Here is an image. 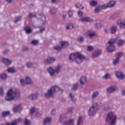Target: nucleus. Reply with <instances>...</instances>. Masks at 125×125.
Listing matches in <instances>:
<instances>
[{
    "label": "nucleus",
    "mask_w": 125,
    "mask_h": 125,
    "mask_svg": "<svg viewBox=\"0 0 125 125\" xmlns=\"http://www.w3.org/2000/svg\"><path fill=\"white\" fill-rule=\"evenodd\" d=\"M20 96V91H19V90L16 89L15 90H14L11 88L8 91L5 99L6 101H12V100L19 98Z\"/></svg>",
    "instance_id": "f257e3e1"
},
{
    "label": "nucleus",
    "mask_w": 125,
    "mask_h": 125,
    "mask_svg": "<svg viewBox=\"0 0 125 125\" xmlns=\"http://www.w3.org/2000/svg\"><path fill=\"white\" fill-rule=\"evenodd\" d=\"M85 59V57L80 52L70 54L69 56V60L71 61H76L77 63H82L83 60Z\"/></svg>",
    "instance_id": "f03ea898"
},
{
    "label": "nucleus",
    "mask_w": 125,
    "mask_h": 125,
    "mask_svg": "<svg viewBox=\"0 0 125 125\" xmlns=\"http://www.w3.org/2000/svg\"><path fill=\"white\" fill-rule=\"evenodd\" d=\"M106 122L107 123L110 122V125H116L117 123V115L114 114L112 112H109L106 116Z\"/></svg>",
    "instance_id": "7ed1b4c3"
},
{
    "label": "nucleus",
    "mask_w": 125,
    "mask_h": 125,
    "mask_svg": "<svg viewBox=\"0 0 125 125\" xmlns=\"http://www.w3.org/2000/svg\"><path fill=\"white\" fill-rule=\"evenodd\" d=\"M57 91L63 92V90L61 89L58 86H54L48 90L47 93L44 94V96L45 97H52V95Z\"/></svg>",
    "instance_id": "20e7f679"
},
{
    "label": "nucleus",
    "mask_w": 125,
    "mask_h": 125,
    "mask_svg": "<svg viewBox=\"0 0 125 125\" xmlns=\"http://www.w3.org/2000/svg\"><path fill=\"white\" fill-rule=\"evenodd\" d=\"M99 105H98V103L96 102L94 103L88 111V115L90 117H92V116L95 114V113L98 111V108Z\"/></svg>",
    "instance_id": "39448f33"
},
{
    "label": "nucleus",
    "mask_w": 125,
    "mask_h": 125,
    "mask_svg": "<svg viewBox=\"0 0 125 125\" xmlns=\"http://www.w3.org/2000/svg\"><path fill=\"white\" fill-rule=\"evenodd\" d=\"M61 65H58L54 68V69L52 67H49L47 69L48 73L50 74L51 77H53L54 74H59L61 72Z\"/></svg>",
    "instance_id": "423d86ee"
},
{
    "label": "nucleus",
    "mask_w": 125,
    "mask_h": 125,
    "mask_svg": "<svg viewBox=\"0 0 125 125\" xmlns=\"http://www.w3.org/2000/svg\"><path fill=\"white\" fill-rule=\"evenodd\" d=\"M115 42L116 39H110L108 42V43L109 44V45L106 47V51L108 52H113V51L116 49V47H115V45H114V43Z\"/></svg>",
    "instance_id": "0eeeda50"
},
{
    "label": "nucleus",
    "mask_w": 125,
    "mask_h": 125,
    "mask_svg": "<svg viewBox=\"0 0 125 125\" xmlns=\"http://www.w3.org/2000/svg\"><path fill=\"white\" fill-rule=\"evenodd\" d=\"M61 45L60 46H56L54 47V49L55 50H61L62 48H63V47H66V46H68L69 45V43L67 42L62 41L61 42Z\"/></svg>",
    "instance_id": "6e6552de"
},
{
    "label": "nucleus",
    "mask_w": 125,
    "mask_h": 125,
    "mask_svg": "<svg viewBox=\"0 0 125 125\" xmlns=\"http://www.w3.org/2000/svg\"><path fill=\"white\" fill-rule=\"evenodd\" d=\"M116 24L120 29H125V19H120L117 21Z\"/></svg>",
    "instance_id": "1a4fd4ad"
},
{
    "label": "nucleus",
    "mask_w": 125,
    "mask_h": 125,
    "mask_svg": "<svg viewBox=\"0 0 125 125\" xmlns=\"http://www.w3.org/2000/svg\"><path fill=\"white\" fill-rule=\"evenodd\" d=\"M56 59L53 57H48L46 59L44 60L45 64H51L55 62Z\"/></svg>",
    "instance_id": "9d476101"
},
{
    "label": "nucleus",
    "mask_w": 125,
    "mask_h": 125,
    "mask_svg": "<svg viewBox=\"0 0 125 125\" xmlns=\"http://www.w3.org/2000/svg\"><path fill=\"white\" fill-rule=\"evenodd\" d=\"M119 89V88L117 86H111L107 88V92L108 93H112L113 92H115V91H117Z\"/></svg>",
    "instance_id": "9b49d317"
},
{
    "label": "nucleus",
    "mask_w": 125,
    "mask_h": 125,
    "mask_svg": "<svg viewBox=\"0 0 125 125\" xmlns=\"http://www.w3.org/2000/svg\"><path fill=\"white\" fill-rule=\"evenodd\" d=\"M52 119H51V117H47L45 118L43 121V124L44 125H49L50 124H51V120Z\"/></svg>",
    "instance_id": "f8f14e48"
},
{
    "label": "nucleus",
    "mask_w": 125,
    "mask_h": 125,
    "mask_svg": "<svg viewBox=\"0 0 125 125\" xmlns=\"http://www.w3.org/2000/svg\"><path fill=\"white\" fill-rule=\"evenodd\" d=\"M116 76L117 78H118V79H120V80H123V79H125V74L122 72H116Z\"/></svg>",
    "instance_id": "ddd939ff"
},
{
    "label": "nucleus",
    "mask_w": 125,
    "mask_h": 125,
    "mask_svg": "<svg viewBox=\"0 0 125 125\" xmlns=\"http://www.w3.org/2000/svg\"><path fill=\"white\" fill-rule=\"evenodd\" d=\"M1 61L5 65H10V64L12 63V61L11 60H9L8 59H6L4 58H3L1 59Z\"/></svg>",
    "instance_id": "4468645a"
},
{
    "label": "nucleus",
    "mask_w": 125,
    "mask_h": 125,
    "mask_svg": "<svg viewBox=\"0 0 125 125\" xmlns=\"http://www.w3.org/2000/svg\"><path fill=\"white\" fill-rule=\"evenodd\" d=\"M63 125H75V120L72 119L69 120L68 121H65L63 122Z\"/></svg>",
    "instance_id": "2eb2a0df"
},
{
    "label": "nucleus",
    "mask_w": 125,
    "mask_h": 125,
    "mask_svg": "<svg viewBox=\"0 0 125 125\" xmlns=\"http://www.w3.org/2000/svg\"><path fill=\"white\" fill-rule=\"evenodd\" d=\"M80 21L81 22H91L92 19L89 17H81L80 19Z\"/></svg>",
    "instance_id": "dca6fc26"
},
{
    "label": "nucleus",
    "mask_w": 125,
    "mask_h": 125,
    "mask_svg": "<svg viewBox=\"0 0 125 125\" xmlns=\"http://www.w3.org/2000/svg\"><path fill=\"white\" fill-rule=\"evenodd\" d=\"M39 96V94H32L28 96V98L30 99V100H36V99H38V97Z\"/></svg>",
    "instance_id": "f3484780"
},
{
    "label": "nucleus",
    "mask_w": 125,
    "mask_h": 125,
    "mask_svg": "<svg viewBox=\"0 0 125 125\" xmlns=\"http://www.w3.org/2000/svg\"><path fill=\"white\" fill-rule=\"evenodd\" d=\"M21 121H22V119L21 118L17 119L15 121H14L12 123H7L6 125H16L17 124H19V123L21 122Z\"/></svg>",
    "instance_id": "a211bd4d"
},
{
    "label": "nucleus",
    "mask_w": 125,
    "mask_h": 125,
    "mask_svg": "<svg viewBox=\"0 0 125 125\" xmlns=\"http://www.w3.org/2000/svg\"><path fill=\"white\" fill-rule=\"evenodd\" d=\"M80 81L81 84H82V85L85 84L87 82L86 77L84 76H82L80 78Z\"/></svg>",
    "instance_id": "6ab92c4d"
},
{
    "label": "nucleus",
    "mask_w": 125,
    "mask_h": 125,
    "mask_svg": "<svg viewBox=\"0 0 125 125\" xmlns=\"http://www.w3.org/2000/svg\"><path fill=\"white\" fill-rule=\"evenodd\" d=\"M101 53H102V51H101L100 50L96 51L92 55L93 58H96V57H98L99 55H101Z\"/></svg>",
    "instance_id": "aec40b11"
},
{
    "label": "nucleus",
    "mask_w": 125,
    "mask_h": 125,
    "mask_svg": "<svg viewBox=\"0 0 125 125\" xmlns=\"http://www.w3.org/2000/svg\"><path fill=\"white\" fill-rule=\"evenodd\" d=\"M85 35L87 37H89L90 38H92L95 36V32L94 31H87L86 32Z\"/></svg>",
    "instance_id": "412c9836"
},
{
    "label": "nucleus",
    "mask_w": 125,
    "mask_h": 125,
    "mask_svg": "<svg viewBox=\"0 0 125 125\" xmlns=\"http://www.w3.org/2000/svg\"><path fill=\"white\" fill-rule=\"evenodd\" d=\"M76 125H83V117H79L77 121Z\"/></svg>",
    "instance_id": "4be33fe9"
},
{
    "label": "nucleus",
    "mask_w": 125,
    "mask_h": 125,
    "mask_svg": "<svg viewBox=\"0 0 125 125\" xmlns=\"http://www.w3.org/2000/svg\"><path fill=\"white\" fill-rule=\"evenodd\" d=\"M24 30L26 34H31L32 33V28L28 26L24 27Z\"/></svg>",
    "instance_id": "5701e85b"
},
{
    "label": "nucleus",
    "mask_w": 125,
    "mask_h": 125,
    "mask_svg": "<svg viewBox=\"0 0 125 125\" xmlns=\"http://www.w3.org/2000/svg\"><path fill=\"white\" fill-rule=\"evenodd\" d=\"M98 2L97 1L95 0H92L90 1L89 4L90 6H92L93 7H94L97 5Z\"/></svg>",
    "instance_id": "b1692460"
},
{
    "label": "nucleus",
    "mask_w": 125,
    "mask_h": 125,
    "mask_svg": "<svg viewBox=\"0 0 125 125\" xmlns=\"http://www.w3.org/2000/svg\"><path fill=\"white\" fill-rule=\"evenodd\" d=\"M69 98L71 99L72 102L73 103H76L77 99L75 98V96L73 95V93H71L69 94Z\"/></svg>",
    "instance_id": "393cba45"
},
{
    "label": "nucleus",
    "mask_w": 125,
    "mask_h": 125,
    "mask_svg": "<svg viewBox=\"0 0 125 125\" xmlns=\"http://www.w3.org/2000/svg\"><path fill=\"white\" fill-rule=\"evenodd\" d=\"M110 31L111 34H115L117 32V26H113L110 28Z\"/></svg>",
    "instance_id": "a878e982"
},
{
    "label": "nucleus",
    "mask_w": 125,
    "mask_h": 125,
    "mask_svg": "<svg viewBox=\"0 0 125 125\" xmlns=\"http://www.w3.org/2000/svg\"><path fill=\"white\" fill-rule=\"evenodd\" d=\"M116 4V1L111 0L110 1L108 4L107 5L108 6V8H110L111 7H114L115 5Z\"/></svg>",
    "instance_id": "bb28decb"
},
{
    "label": "nucleus",
    "mask_w": 125,
    "mask_h": 125,
    "mask_svg": "<svg viewBox=\"0 0 125 125\" xmlns=\"http://www.w3.org/2000/svg\"><path fill=\"white\" fill-rule=\"evenodd\" d=\"M99 95V92L98 91H96L93 93L91 96L92 99H95L97 96Z\"/></svg>",
    "instance_id": "cd10ccee"
},
{
    "label": "nucleus",
    "mask_w": 125,
    "mask_h": 125,
    "mask_svg": "<svg viewBox=\"0 0 125 125\" xmlns=\"http://www.w3.org/2000/svg\"><path fill=\"white\" fill-rule=\"evenodd\" d=\"M25 82L27 84H30V83H32V80L29 77H25Z\"/></svg>",
    "instance_id": "c85d7f7f"
},
{
    "label": "nucleus",
    "mask_w": 125,
    "mask_h": 125,
    "mask_svg": "<svg viewBox=\"0 0 125 125\" xmlns=\"http://www.w3.org/2000/svg\"><path fill=\"white\" fill-rule=\"evenodd\" d=\"M66 30H72V29H74V25L72 23H69L66 25Z\"/></svg>",
    "instance_id": "c756f323"
},
{
    "label": "nucleus",
    "mask_w": 125,
    "mask_h": 125,
    "mask_svg": "<svg viewBox=\"0 0 125 125\" xmlns=\"http://www.w3.org/2000/svg\"><path fill=\"white\" fill-rule=\"evenodd\" d=\"M65 119H67V114H63L60 116V122H62V121H63V120H65Z\"/></svg>",
    "instance_id": "7c9ffc66"
},
{
    "label": "nucleus",
    "mask_w": 125,
    "mask_h": 125,
    "mask_svg": "<svg viewBox=\"0 0 125 125\" xmlns=\"http://www.w3.org/2000/svg\"><path fill=\"white\" fill-rule=\"evenodd\" d=\"M20 110H21V105H17L16 107V108L13 109V110L14 112H15V113H16V112H18V111H20Z\"/></svg>",
    "instance_id": "2f4dec72"
},
{
    "label": "nucleus",
    "mask_w": 125,
    "mask_h": 125,
    "mask_svg": "<svg viewBox=\"0 0 125 125\" xmlns=\"http://www.w3.org/2000/svg\"><path fill=\"white\" fill-rule=\"evenodd\" d=\"M122 56H123L122 52L118 53L117 54H116L115 55L116 58H117V59H118L119 60H120L121 57H122Z\"/></svg>",
    "instance_id": "473e14b6"
},
{
    "label": "nucleus",
    "mask_w": 125,
    "mask_h": 125,
    "mask_svg": "<svg viewBox=\"0 0 125 125\" xmlns=\"http://www.w3.org/2000/svg\"><path fill=\"white\" fill-rule=\"evenodd\" d=\"M9 114H10V112L9 111H4L2 113V117L4 118V117H7V116H9Z\"/></svg>",
    "instance_id": "72a5a7b5"
},
{
    "label": "nucleus",
    "mask_w": 125,
    "mask_h": 125,
    "mask_svg": "<svg viewBox=\"0 0 125 125\" xmlns=\"http://www.w3.org/2000/svg\"><path fill=\"white\" fill-rule=\"evenodd\" d=\"M22 19V17L21 16H18L15 18V19L14 20L15 23H17L18 22H19L21 21V19Z\"/></svg>",
    "instance_id": "f704fd0d"
},
{
    "label": "nucleus",
    "mask_w": 125,
    "mask_h": 125,
    "mask_svg": "<svg viewBox=\"0 0 125 125\" xmlns=\"http://www.w3.org/2000/svg\"><path fill=\"white\" fill-rule=\"evenodd\" d=\"M0 78L1 80H5V79L7 78V75L5 74V73H2L0 74Z\"/></svg>",
    "instance_id": "c9c22d12"
},
{
    "label": "nucleus",
    "mask_w": 125,
    "mask_h": 125,
    "mask_svg": "<svg viewBox=\"0 0 125 125\" xmlns=\"http://www.w3.org/2000/svg\"><path fill=\"white\" fill-rule=\"evenodd\" d=\"M8 73H15V70L14 69V68H12V67H9L7 69V70Z\"/></svg>",
    "instance_id": "e433bc0d"
},
{
    "label": "nucleus",
    "mask_w": 125,
    "mask_h": 125,
    "mask_svg": "<svg viewBox=\"0 0 125 125\" xmlns=\"http://www.w3.org/2000/svg\"><path fill=\"white\" fill-rule=\"evenodd\" d=\"M119 62H120V60H118V59H117L116 58L115 59L113 60V65H118V64H119Z\"/></svg>",
    "instance_id": "4c0bfd02"
},
{
    "label": "nucleus",
    "mask_w": 125,
    "mask_h": 125,
    "mask_svg": "<svg viewBox=\"0 0 125 125\" xmlns=\"http://www.w3.org/2000/svg\"><path fill=\"white\" fill-rule=\"evenodd\" d=\"M24 125H31V121L27 119H25L24 121Z\"/></svg>",
    "instance_id": "58836bf2"
},
{
    "label": "nucleus",
    "mask_w": 125,
    "mask_h": 125,
    "mask_svg": "<svg viewBox=\"0 0 125 125\" xmlns=\"http://www.w3.org/2000/svg\"><path fill=\"white\" fill-rule=\"evenodd\" d=\"M95 26L97 28V29H101L103 27V24L101 23H96L95 24Z\"/></svg>",
    "instance_id": "ea45409f"
},
{
    "label": "nucleus",
    "mask_w": 125,
    "mask_h": 125,
    "mask_svg": "<svg viewBox=\"0 0 125 125\" xmlns=\"http://www.w3.org/2000/svg\"><path fill=\"white\" fill-rule=\"evenodd\" d=\"M101 10V7L100 6H98L96 8H95L94 10L95 13H98Z\"/></svg>",
    "instance_id": "a19ab883"
},
{
    "label": "nucleus",
    "mask_w": 125,
    "mask_h": 125,
    "mask_svg": "<svg viewBox=\"0 0 125 125\" xmlns=\"http://www.w3.org/2000/svg\"><path fill=\"white\" fill-rule=\"evenodd\" d=\"M76 8H79V9H83V7L82 8V4L77 3L76 5Z\"/></svg>",
    "instance_id": "79ce46f5"
},
{
    "label": "nucleus",
    "mask_w": 125,
    "mask_h": 125,
    "mask_svg": "<svg viewBox=\"0 0 125 125\" xmlns=\"http://www.w3.org/2000/svg\"><path fill=\"white\" fill-rule=\"evenodd\" d=\"M101 8H102V9H106L107 8H109V7L108 6V4L102 5L101 6Z\"/></svg>",
    "instance_id": "37998d69"
},
{
    "label": "nucleus",
    "mask_w": 125,
    "mask_h": 125,
    "mask_svg": "<svg viewBox=\"0 0 125 125\" xmlns=\"http://www.w3.org/2000/svg\"><path fill=\"white\" fill-rule=\"evenodd\" d=\"M108 78H110V74L106 73L103 76V79L107 80Z\"/></svg>",
    "instance_id": "c03bdc74"
},
{
    "label": "nucleus",
    "mask_w": 125,
    "mask_h": 125,
    "mask_svg": "<svg viewBox=\"0 0 125 125\" xmlns=\"http://www.w3.org/2000/svg\"><path fill=\"white\" fill-rule=\"evenodd\" d=\"M49 12L51 14H54V13H56V10L55 9V8H53L50 9Z\"/></svg>",
    "instance_id": "a18cd8bd"
},
{
    "label": "nucleus",
    "mask_w": 125,
    "mask_h": 125,
    "mask_svg": "<svg viewBox=\"0 0 125 125\" xmlns=\"http://www.w3.org/2000/svg\"><path fill=\"white\" fill-rule=\"evenodd\" d=\"M36 111V108L34 107H32L30 110V114H33Z\"/></svg>",
    "instance_id": "49530a36"
},
{
    "label": "nucleus",
    "mask_w": 125,
    "mask_h": 125,
    "mask_svg": "<svg viewBox=\"0 0 125 125\" xmlns=\"http://www.w3.org/2000/svg\"><path fill=\"white\" fill-rule=\"evenodd\" d=\"M125 43V40H120L119 42H118V45H123V44Z\"/></svg>",
    "instance_id": "de8ad7c7"
},
{
    "label": "nucleus",
    "mask_w": 125,
    "mask_h": 125,
    "mask_svg": "<svg viewBox=\"0 0 125 125\" xmlns=\"http://www.w3.org/2000/svg\"><path fill=\"white\" fill-rule=\"evenodd\" d=\"M56 114V109H53L51 112V115L54 116Z\"/></svg>",
    "instance_id": "09e8293b"
},
{
    "label": "nucleus",
    "mask_w": 125,
    "mask_h": 125,
    "mask_svg": "<svg viewBox=\"0 0 125 125\" xmlns=\"http://www.w3.org/2000/svg\"><path fill=\"white\" fill-rule=\"evenodd\" d=\"M68 14L69 17H72L73 16V11L69 10L68 11Z\"/></svg>",
    "instance_id": "8fccbe9b"
},
{
    "label": "nucleus",
    "mask_w": 125,
    "mask_h": 125,
    "mask_svg": "<svg viewBox=\"0 0 125 125\" xmlns=\"http://www.w3.org/2000/svg\"><path fill=\"white\" fill-rule=\"evenodd\" d=\"M78 86H79V85L78 84H75L73 85L72 88L74 90H76L78 89Z\"/></svg>",
    "instance_id": "3c124183"
},
{
    "label": "nucleus",
    "mask_w": 125,
    "mask_h": 125,
    "mask_svg": "<svg viewBox=\"0 0 125 125\" xmlns=\"http://www.w3.org/2000/svg\"><path fill=\"white\" fill-rule=\"evenodd\" d=\"M20 83L21 84V85H25V84H26V82H25V80H24L23 79H21L20 80Z\"/></svg>",
    "instance_id": "603ef678"
},
{
    "label": "nucleus",
    "mask_w": 125,
    "mask_h": 125,
    "mask_svg": "<svg viewBox=\"0 0 125 125\" xmlns=\"http://www.w3.org/2000/svg\"><path fill=\"white\" fill-rule=\"evenodd\" d=\"M31 43L36 45V44H38V43H39V41L38 40H33L32 41Z\"/></svg>",
    "instance_id": "864d4df0"
},
{
    "label": "nucleus",
    "mask_w": 125,
    "mask_h": 125,
    "mask_svg": "<svg viewBox=\"0 0 125 125\" xmlns=\"http://www.w3.org/2000/svg\"><path fill=\"white\" fill-rule=\"evenodd\" d=\"M78 41L80 42H83V41H84V38H83V37H79Z\"/></svg>",
    "instance_id": "5fc2aeb1"
},
{
    "label": "nucleus",
    "mask_w": 125,
    "mask_h": 125,
    "mask_svg": "<svg viewBox=\"0 0 125 125\" xmlns=\"http://www.w3.org/2000/svg\"><path fill=\"white\" fill-rule=\"evenodd\" d=\"M41 18L43 20V23H44V22H45V20H46V18L45 17V16H44V15H43V14H42Z\"/></svg>",
    "instance_id": "6e6d98bb"
},
{
    "label": "nucleus",
    "mask_w": 125,
    "mask_h": 125,
    "mask_svg": "<svg viewBox=\"0 0 125 125\" xmlns=\"http://www.w3.org/2000/svg\"><path fill=\"white\" fill-rule=\"evenodd\" d=\"M73 110H74V108L73 107H71L68 109L67 112L68 113H72Z\"/></svg>",
    "instance_id": "4d7b16f0"
},
{
    "label": "nucleus",
    "mask_w": 125,
    "mask_h": 125,
    "mask_svg": "<svg viewBox=\"0 0 125 125\" xmlns=\"http://www.w3.org/2000/svg\"><path fill=\"white\" fill-rule=\"evenodd\" d=\"M87 49H88V51H91L93 49V47L92 46H89L87 47Z\"/></svg>",
    "instance_id": "13d9d810"
},
{
    "label": "nucleus",
    "mask_w": 125,
    "mask_h": 125,
    "mask_svg": "<svg viewBox=\"0 0 125 125\" xmlns=\"http://www.w3.org/2000/svg\"><path fill=\"white\" fill-rule=\"evenodd\" d=\"M0 95H1V96L3 95V89L2 88H0Z\"/></svg>",
    "instance_id": "bf43d9fd"
},
{
    "label": "nucleus",
    "mask_w": 125,
    "mask_h": 125,
    "mask_svg": "<svg viewBox=\"0 0 125 125\" xmlns=\"http://www.w3.org/2000/svg\"><path fill=\"white\" fill-rule=\"evenodd\" d=\"M26 65L28 68H30L32 67V63L31 62H28L26 63Z\"/></svg>",
    "instance_id": "052dcab7"
},
{
    "label": "nucleus",
    "mask_w": 125,
    "mask_h": 125,
    "mask_svg": "<svg viewBox=\"0 0 125 125\" xmlns=\"http://www.w3.org/2000/svg\"><path fill=\"white\" fill-rule=\"evenodd\" d=\"M104 32L105 33H109L110 32V28H106L104 30Z\"/></svg>",
    "instance_id": "680f3d73"
},
{
    "label": "nucleus",
    "mask_w": 125,
    "mask_h": 125,
    "mask_svg": "<svg viewBox=\"0 0 125 125\" xmlns=\"http://www.w3.org/2000/svg\"><path fill=\"white\" fill-rule=\"evenodd\" d=\"M83 12L82 11H79L78 12V15L79 16H83Z\"/></svg>",
    "instance_id": "e2e57ef3"
},
{
    "label": "nucleus",
    "mask_w": 125,
    "mask_h": 125,
    "mask_svg": "<svg viewBox=\"0 0 125 125\" xmlns=\"http://www.w3.org/2000/svg\"><path fill=\"white\" fill-rule=\"evenodd\" d=\"M36 117H41L42 116V113H40V112H37L36 114Z\"/></svg>",
    "instance_id": "0e129e2a"
},
{
    "label": "nucleus",
    "mask_w": 125,
    "mask_h": 125,
    "mask_svg": "<svg viewBox=\"0 0 125 125\" xmlns=\"http://www.w3.org/2000/svg\"><path fill=\"white\" fill-rule=\"evenodd\" d=\"M45 29L44 28H42L40 29V32L42 33V32L44 31Z\"/></svg>",
    "instance_id": "69168bd1"
},
{
    "label": "nucleus",
    "mask_w": 125,
    "mask_h": 125,
    "mask_svg": "<svg viewBox=\"0 0 125 125\" xmlns=\"http://www.w3.org/2000/svg\"><path fill=\"white\" fill-rule=\"evenodd\" d=\"M29 16L30 18L34 17V14L33 13H30Z\"/></svg>",
    "instance_id": "338daca9"
},
{
    "label": "nucleus",
    "mask_w": 125,
    "mask_h": 125,
    "mask_svg": "<svg viewBox=\"0 0 125 125\" xmlns=\"http://www.w3.org/2000/svg\"><path fill=\"white\" fill-rule=\"evenodd\" d=\"M122 93L123 95H125V90H122Z\"/></svg>",
    "instance_id": "774afa93"
}]
</instances>
